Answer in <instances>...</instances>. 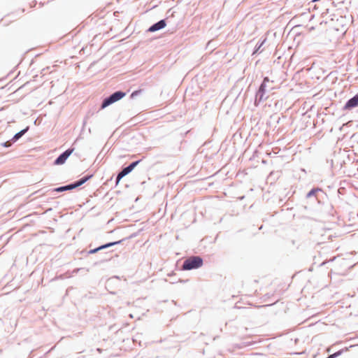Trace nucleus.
I'll list each match as a JSON object with an SVG mask.
<instances>
[{
	"mask_svg": "<svg viewBox=\"0 0 358 358\" xmlns=\"http://www.w3.org/2000/svg\"><path fill=\"white\" fill-rule=\"evenodd\" d=\"M29 130V127L27 126L24 129L17 132L8 141L1 143V145L4 148H10L15 143H16L18 140H20Z\"/></svg>",
	"mask_w": 358,
	"mask_h": 358,
	"instance_id": "obj_4",
	"label": "nucleus"
},
{
	"mask_svg": "<svg viewBox=\"0 0 358 358\" xmlns=\"http://www.w3.org/2000/svg\"><path fill=\"white\" fill-rule=\"evenodd\" d=\"M107 255H108V252H103V253H101V262H105V261H107V260H108V259H109V258L106 257V256H107Z\"/></svg>",
	"mask_w": 358,
	"mask_h": 358,
	"instance_id": "obj_19",
	"label": "nucleus"
},
{
	"mask_svg": "<svg viewBox=\"0 0 358 358\" xmlns=\"http://www.w3.org/2000/svg\"><path fill=\"white\" fill-rule=\"evenodd\" d=\"M347 350H348V348H345V349L340 350L331 355H329V357H330V358H336L337 357L341 355L342 353L343 352V351H347Z\"/></svg>",
	"mask_w": 358,
	"mask_h": 358,
	"instance_id": "obj_15",
	"label": "nucleus"
},
{
	"mask_svg": "<svg viewBox=\"0 0 358 358\" xmlns=\"http://www.w3.org/2000/svg\"><path fill=\"white\" fill-rule=\"evenodd\" d=\"M141 92H142L141 90H135V91L132 92V93L131 94L130 98L134 99L136 96L139 95Z\"/></svg>",
	"mask_w": 358,
	"mask_h": 358,
	"instance_id": "obj_16",
	"label": "nucleus"
},
{
	"mask_svg": "<svg viewBox=\"0 0 358 358\" xmlns=\"http://www.w3.org/2000/svg\"><path fill=\"white\" fill-rule=\"evenodd\" d=\"M321 0H311L310 2L309 3V4L310 3H316V2H319Z\"/></svg>",
	"mask_w": 358,
	"mask_h": 358,
	"instance_id": "obj_23",
	"label": "nucleus"
},
{
	"mask_svg": "<svg viewBox=\"0 0 358 358\" xmlns=\"http://www.w3.org/2000/svg\"><path fill=\"white\" fill-rule=\"evenodd\" d=\"M266 41V38H264V39L261 38L258 41L257 43L256 44V45L254 48L252 55H254L256 54H259L262 52V50L261 48L263 46V45L265 43Z\"/></svg>",
	"mask_w": 358,
	"mask_h": 358,
	"instance_id": "obj_12",
	"label": "nucleus"
},
{
	"mask_svg": "<svg viewBox=\"0 0 358 358\" xmlns=\"http://www.w3.org/2000/svg\"><path fill=\"white\" fill-rule=\"evenodd\" d=\"M95 64V62H92L90 64V66H92V65H94Z\"/></svg>",
	"mask_w": 358,
	"mask_h": 358,
	"instance_id": "obj_27",
	"label": "nucleus"
},
{
	"mask_svg": "<svg viewBox=\"0 0 358 358\" xmlns=\"http://www.w3.org/2000/svg\"><path fill=\"white\" fill-rule=\"evenodd\" d=\"M88 117L86 116L85 119L83 120V126L85 127L87 122Z\"/></svg>",
	"mask_w": 358,
	"mask_h": 358,
	"instance_id": "obj_22",
	"label": "nucleus"
},
{
	"mask_svg": "<svg viewBox=\"0 0 358 358\" xmlns=\"http://www.w3.org/2000/svg\"><path fill=\"white\" fill-rule=\"evenodd\" d=\"M111 97L114 99V101L116 102L120 99H122L123 97L125 96L126 92L117 90L110 94Z\"/></svg>",
	"mask_w": 358,
	"mask_h": 358,
	"instance_id": "obj_13",
	"label": "nucleus"
},
{
	"mask_svg": "<svg viewBox=\"0 0 358 358\" xmlns=\"http://www.w3.org/2000/svg\"><path fill=\"white\" fill-rule=\"evenodd\" d=\"M101 248V245H99V246H97V247H95V248H92V249H91V255L96 254V253H97L98 252H99V251H101V250H102L101 248Z\"/></svg>",
	"mask_w": 358,
	"mask_h": 358,
	"instance_id": "obj_17",
	"label": "nucleus"
},
{
	"mask_svg": "<svg viewBox=\"0 0 358 358\" xmlns=\"http://www.w3.org/2000/svg\"><path fill=\"white\" fill-rule=\"evenodd\" d=\"M80 271H82L85 273H87L88 272V269L87 268H76L73 271V273H77Z\"/></svg>",
	"mask_w": 358,
	"mask_h": 358,
	"instance_id": "obj_18",
	"label": "nucleus"
},
{
	"mask_svg": "<svg viewBox=\"0 0 358 358\" xmlns=\"http://www.w3.org/2000/svg\"><path fill=\"white\" fill-rule=\"evenodd\" d=\"M96 350L97 352H99V353H101L102 352V349H101V348H96Z\"/></svg>",
	"mask_w": 358,
	"mask_h": 358,
	"instance_id": "obj_26",
	"label": "nucleus"
},
{
	"mask_svg": "<svg viewBox=\"0 0 358 358\" xmlns=\"http://www.w3.org/2000/svg\"><path fill=\"white\" fill-rule=\"evenodd\" d=\"M73 148H69L65 151L62 152L53 162V164L56 166L64 164L69 156L73 152Z\"/></svg>",
	"mask_w": 358,
	"mask_h": 358,
	"instance_id": "obj_6",
	"label": "nucleus"
},
{
	"mask_svg": "<svg viewBox=\"0 0 358 358\" xmlns=\"http://www.w3.org/2000/svg\"><path fill=\"white\" fill-rule=\"evenodd\" d=\"M358 107V93L354 95L352 98L349 99L343 106V110H351L352 109Z\"/></svg>",
	"mask_w": 358,
	"mask_h": 358,
	"instance_id": "obj_7",
	"label": "nucleus"
},
{
	"mask_svg": "<svg viewBox=\"0 0 358 358\" xmlns=\"http://www.w3.org/2000/svg\"><path fill=\"white\" fill-rule=\"evenodd\" d=\"M187 280H180V282H186V281H187Z\"/></svg>",
	"mask_w": 358,
	"mask_h": 358,
	"instance_id": "obj_28",
	"label": "nucleus"
},
{
	"mask_svg": "<svg viewBox=\"0 0 358 358\" xmlns=\"http://www.w3.org/2000/svg\"><path fill=\"white\" fill-rule=\"evenodd\" d=\"M313 9H318L319 8V6H317L316 4L313 5Z\"/></svg>",
	"mask_w": 358,
	"mask_h": 358,
	"instance_id": "obj_25",
	"label": "nucleus"
},
{
	"mask_svg": "<svg viewBox=\"0 0 358 358\" xmlns=\"http://www.w3.org/2000/svg\"><path fill=\"white\" fill-rule=\"evenodd\" d=\"M267 87L265 85V83H261L259 86V88L255 94V105L256 106H259V104L263 101L264 100H266L268 96H266V93L267 92Z\"/></svg>",
	"mask_w": 358,
	"mask_h": 358,
	"instance_id": "obj_5",
	"label": "nucleus"
},
{
	"mask_svg": "<svg viewBox=\"0 0 358 358\" xmlns=\"http://www.w3.org/2000/svg\"><path fill=\"white\" fill-rule=\"evenodd\" d=\"M90 180V173H86L81 178L75 180L71 183L65 185L59 186L51 189L52 192L60 193L66 191H71L76 188H78L85 184L86 182Z\"/></svg>",
	"mask_w": 358,
	"mask_h": 358,
	"instance_id": "obj_1",
	"label": "nucleus"
},
{
	"mask_svg": "<svg viewBox=\"0 0 358 358\" xmlns=\"http://www.w3.org/2000/svg\"><path fill=\"white\" fill-rule=\"evenodd\" d=\"M203 264V258L200 256H191L185 259L182 263V271H191L201 267Z\"/></svg>",
	"mask_w": 358,
	"mask_h": 358,
	"instance_id": "obj_2",
	"label": "nucleus"
},
{
	"mask_svg": "<svg viewBox=\"0 0 358 358\" xmlns=\"http://www.w3.org/2000/svg\"><path fill=\"white\" fill-rule=\"evenodd\" d=\"M119 280V278L117 276H113L112 278H110L109 279H108V280L106 281V287H109L110 285H112L114 282H117Z\"/></svg>",
	"mask_w": 358,
	"mask_h": 358,
	"instance_id": "obj_14",
	"label": "nucleus"
},
{
	"mask_svg": "<svg viewBox=\"0 0 358 358\" xmlns=\"http://www.w3.org/2000/svg\"><path fill=\"white\" fill-rule=\"evenodd\" d=\"M99 157H100V154H99L96 158V159L94 160V163H93V165L95 164L96 162H97V159H99Z\"/></svg>",
	"mask_w": 358,
	"mask_h": 358,
	"instance_id": "obj_24",
	"label": "nucleus"
},
{
	"mask_svg": "<svg viewBox=\"0 0 358 358\" xmlns=\"http://www.w3.org/2000/svg\"><path fill=\"white\" fill-rule=\"evenodd\" d=\"M90 177H91V178L93 177V174L92 173H91Z\"/></svg>",
	"mask_w": 358,
	"mask_h": 358,
	"instance_id": "obj_32",
	"label": "nucleus"
},
{
	"mask_svg": "<svg viewBox=\"0 0 358 358\" xmlns=\"http://www.w3.org/2000/svg\"><path fill=\"white\" fill-rule=\"evenodd\" d=\"M166 26V19H162L152 24L147 30L148 32H155L164 29Z\"/></svg>",
	"mask_w": 358,
	"mask_h": 358,
	"instance_id": "obj_9",
	"label": "nucleus"
},
{
	"mask_svg": "<svg viewBox=\"0 0 358 358\" xmlns=\"http://www.w3.org/2000/svg\"><path fill=\"white\" fill-rule=\"evenodd\" d=\"M141 162V159L134 161L128 166L122 167L115 178V185H117L121 179L130 173Z\"/></svg>",
	"mask_w": 358,
	"mask_h": 358,
	"instance_id": "obj_3",
	"label": "nucleus"
},
{
	"mask_svg": "<svg viewBox=\"0 0 358 358\" xmlns=\"http://www.w3.org/2000/svg\"><path fill=\"white\" fill-rule=\"evenodd\" d=\"M134 236V235H131L129 237H127V238H122L121 240H119V241H113V242H108V243H103L101 245V249L102 250H105V249H107V248H109L112 246H115V245H119V244H121L122 243H123L124 241H125L126 240H128L131 238H132Z\"/></svg>",
	"mask_w": 358,
	"mask_h": 358,
	"instance_id": "obj_10",
	"label": "nucleus"
},
{
	"mask_svg": "<svg viewBox=\"0 0 358 358\" xmlns=\"http://www.w3.org/2000/svg\"><path fill=\"white\" fill-rule=\"evenodd\" d=\"M269 82H270L269 78H268V77L266 76L263 78L262 83H265V85L267 86V83Z\"/></svg>",
	"mask_w": 358,
	"mask_h": 358,
	"instance_id": "obj_21",
	"label": "nucleus"
},
{
	"mask_svg": "<svg viewBox=\"0 0 358 358\" xmlns=\"http://www.w3.org/2000/svg\"><path fill=\"white\" fill-rule=\"evenodd\" d=\"M320 194H324L323 190L320 187L312 188L307 194L306 197L307 199H314V201H320Z\"/></svg>",
	"mask_w": 358,
	"mask_h": 358,
	"instance_id": "obj_8",
	"label": "nucleus"
},
{
	"mask_svg": "<svg viewBox=\"0 0 358 358\" xmlns=\"http://www.w3.org/2000/svg\"><path fill=\"white\" fill-rule=\"evenodd\" d=\"M97 164H100V162H99V159H97Z\"/></svg>",
	"mask_w": 358,
	"mask_h": 358,
	"instance_id": "obj_29",
	"label": "nucleus"
},
{
	"mask_svg": "<svg viewBox=\"0 0 358 358\" xmlns=\"http://www.w3.org/2000/svg\"><path fill=\"white\" fill-rule=\"evenodd\" d=\"M336 257H334L332 258H331L329 260H326V261H324L322 263H321L320 266H324L325 265L327 262H334L335 259H336Z\"/></svg>",
	"mask_w": 358,
	"mask_h": 358,
	"instance_id": "obj_20",
	"label": "nucleus"
},
{
	"mask_svg": "<svg viewBox=\"0 0 358 358\" xmlns=\"http://www.w3.org/2000/svg\"><path fill=\"white\" fill-rule=\"evenodd\" d=\"M115 102V101H114V99L111 97L110 95H109L103 99L99 110L103 109L109 106L110 105L114 103Z\"/></svg>",
	"mask_w": 358,
	"mask_h": 358,
	"instance_id": "obj_11",
	"label": "nucleus"
},
{
	"mask_svg": "<svg viewBox=\"0 0 358 358\" xmlns=\"http://www.w3.org/2000/svg\"><path fill=\"white\" fill-rule=\"evenodd\" d=\"M97 164H100V162H99V159H97Z\"/></svg>",
	"mask_w": 358,
	"mask_h": 358,
	"instance_id": "obj_30",
	"label": "nucleus"
},
{
	"mask_svg": "<svg viewBox=\"0 0 358 358\" xmlns=\"http://www.w3.org/2000/svg\"><path fill=\"white\" fill-rule=\"evenodd\" d=\"M97 164H100V162H99V159H97Z\"/></svg>",
	"mask_w": 358,
	"mask_h": 358,
	"instance_id": "obj_31",
	"label": "nucleus"
}]
</instances>
